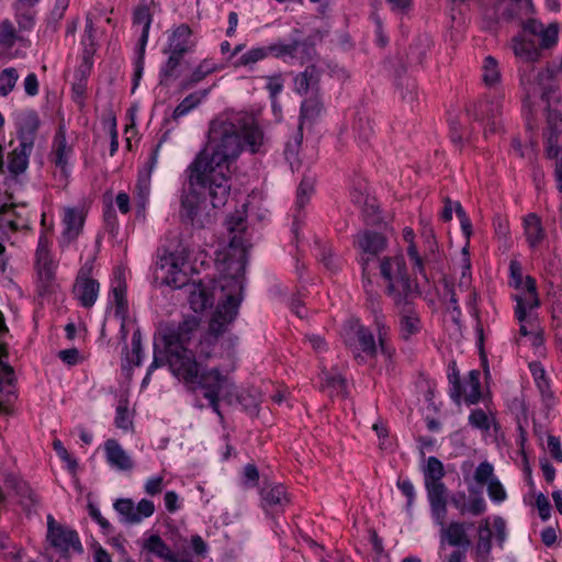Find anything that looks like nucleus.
<instances>
[{
  "instance_id": "obj_1",
  "label": "nucleus",
  "mask_w": 562,
  "mask_h": 562,
  "mask_svg": "<svg viewBox=\"0 0 562 562\" xmlns=\"http://www.w3.org/2000/svg\"><path fill=\"white\" fill-rule=\"evenodd\" d=\"M261 143L262 132L250 117L211 122L207 144L192 162L200 161V171L212 179L211 189L217 204L231 193V165L245 147L257 153Z\"/></svg>"
},
{
  "instance_id": "obj_2",
  "label": "nucleus",
  "mask_w": 562,
  "mask_h": 562,
  "mask_svg": "<svg viewBox=\"0 0 562 562\" xmlns=\"http://www.w3.org/2000/svg\"><path fill=\"white\" fill-rule=\"evenodd\" d=\"M201 317L187 316L178 324H169L162 336L169 351V369L191 392L201 391L204 397L221 392L228 386L229 379L217 368L203 369L195 355L188 348L192 338L200 331Z\"/></svg>"
},
{
  "instance_id": "obj_3",
  "label": "nucleus",
  "mask_w": 562,
  "mask_h": 562,
  "mask_svg": "<svg viewBox=\"0 0 562 562\" xmlns=\"http://www.w3.org/2000/svg\"><path fill=\"white\" fill-rule=\"evenodd\" d=\"M520 81L525 91L522 99L524 111L532 115V105L537 97H540L541 101L546 104V127L542 133L544 155L548 159L555 160V187L559 192H562V159H559L561 151L560 137L562 133L561 70L547 68L546 70L539 71L533 79H531L529 75H524Z\"/></svg>"
},
{
  "instance_id": "obj_4",
  "label": "nucleus",
  "mask_w": 562,
  "mask_h": 562,
  "mask_svg": "<svg viewBox=\"0 0 562 562\" xmlns=\"http://www.w3.org/2000/svg\"><path fill=\"white\" fill-rule=\"evenodd\" d=\"M244 265L238 263L234 274H224L218 280L213 281V289H220L222 295L216 310L212 314L207 330L200 336L196 345L199 357L205 359L215 357L220 338L228 331L229 326L236 319L241 301L239 295L244 289Z\"/></svg>"
},
{
  "instance_id": "obj_5",
  "label": "nucleus",
  "mask_w": 562,
  "mask_h": 562,
  "mask_svg": "<svg viewBox=\"0 0 562 562\" xmlns=\"http://www.w3.org/2000/svg\"><path fill=\"white\" fill-rule=\"evenodd\" d=\"M199 165L200 161L191 162L184 170L186 182L180 198L179 216L183 224L204 228L213 223L214 210L224 206L231 193L226 194L223 203L217 204L211 189L212 179L203 176Z\"/></svg>"
},
{
  "instance_id": "obj_6",
  "label": "nucleus",
  "mask_w": 562,
  "mask_h": 562,
  "mask_svg": "<svg viewBox=\"0 0 562 562\" xmlns=\"http://www.w3.org/2000/svg\"><path fill=\"white\" fill-rule=\"evenodd\" d=\"M195 40L191 27L186 24H179L171 30L168 36L167 46L164 49L168 54L167 60L159 70L160 83L164 85L168 79L177 78V69L187 54L194 52Z\"/></svg>"
},
{
  "instance_id": "obj_7",
  "label": "nucleus",
  "mask_w": 562,
  "mask_h": 562,
  "mask_svg": "<svg viewBox=\"0 0 562 562\" xmlns=\"http://www.w3.org/2000/svg\"><path fill=\"white\" fill-rule=\"evenodd\" d=\"M379 268L380 274L386 283L384 293L392 301L418 294L417 285L414 286L402 255L384 256L380 260Z\"/></svg>"
},
{
  "instance_id": "obj_8",
  "label": "nucleus",
  "mask_w": 562,
  "mask_h": 562,
  "mask_svg": "<svg viewBox=\"0 0 562 562\" xmlns=\"http://www.w3.org/2000/svg\"><path fill=\"white\" fill-rule=\"evenodd\" d=\"M387 238L384 234L364 229L359 232L353 239V246L358 250L357 261L364 270L371 262L379 259L380 255L387 248Z\"/></svg>"
},
{
  "instance_id": "obj_9",
  "label": "nucleus",
  "mask_w": 562,
  "mask_h": 562,
  "mask_svg": "<svg viewBox=\"0 0 562 562\" xmlns=\"http://www.w3.org/2000/svg\"><path fill=\"white\" fill-rule=\"evenodd\" d=\"M153 22V15L147 5H139L133 12V25L140 26V35L137 42V57L134 60V87L138 86V81L140 80L144 71L145 65V49L148 43L149 30Z\"/></svg>"
},
{
  "instance_id": "obj_10",
  "label": "nucleus",
  "mask_w": 562,
  "mask_h": 562,
  "mask_svg": "<svg viewBox=\"0 0 562 562\" xmlns=\"http://www.w3.org/2000/svg\"><path fill=\"white\" fill-rule=\"evenodd\" d=\"M270 56L284 61L300 60L301 64L311 61L315 55V46L311 40L292 38L290 43L278 41L269 44Z\"/></svg>"
},
{
  "instance_id": "obj_11",
  "label": "nucleus",
  "mask_w": 562,
  "mask_h": 562,
  "mask_svg": "<svg viewBox=\"0 0 562 562\" xmlns=\"http://www.w3.org/2000/svg\"><path fill=\"white\" fill-rule=\"evenodd\" d=\"M418 294L408 297L397 299L393 302V306L398 314V331L403 340H409L413 336L422 330V321L419 313L415 307V299Z\"/></svg>"
},
{
  "instance_id": "obj_12",
  "label": "nucleus",
  "mask_w": 562,
  "mask_h": 562,
  "mask_svg": "<svg viewBox=\"0 0 562 562\" xmlns=\"http://www.w3.org/2000/svg\"><path fill=\"white\" fill-rule=\"evenodd\" d=\"M502 99L503 94L499 90L494 91L493 94H488L485 99L480 100L468 109V114L475 121H487V127L485 128V136L488 133H496L498 125L496 117L502 113Z\"/></svg>"
},
{
  "instance_id": "obj_13",
  "label": "nucleus",
  "mask_w": 562,
  "mask_h": 562,
  "mask_svg": "<svg viewBox=\"0 0 562 562\" xmlns=\"http://www.w3.org/2000/svg\"><path fill=\"white\" fill-rule=\"evenodd\" d=\"M259 496L260 507L268 516L282 514L291 503L286 487L281 483L263 482L259 488Z\"/></svg>"
},
{
  "instance_id": "obj_14",
  "label": "nucleus",
  "mask_w": 562,
  "mask_h": 562,
  "mask_svg": "<svg viewBox=\"0 0 562 562\" xmlns=\"http://www.w3.org/2000/svg\"><path fill=\"white\" fill-rule=\"evenodd\" d=\"M9 356L8 345L0 341V414H10L15 400L14 370L2 358Z\"/></svg>"
},
{
  "instance_id": "obj_15",
  "label": "nucleus",
  "mask_w": 562,
  "mask_h": 562,
  "mask_svg": "<svg viewBox=\"0 0 562 562\" xmlns=\"http://www.w3.org/2000/svg\"><path fill=\"white\" fill-rule=\"evenodd\" d=\"M522 35L533 40L542 48H550L558 43L559 23H550L547 26L535 19H529L524 23Z\"/></svg>"
},
{
  "instance_id": "obj_16",
  "label": "nucleus",
  "mask_w": 562,
  "mask_h": 562,
  "mask_svg": "<svg viewBox=\"0 0 562 562\" xmlns=\"http://www.w3.org/2000/svg\"><path fill=\"white\" fill-rule=\"evenodd\" d=\"M161 272L165 274L161 277L162 283L172 289H184L187 290L192 282L188 274L180 268V260L173 254L164 256L157 263Z\"/></svg>"
},
{
  "instance_id": "obj_17",
  "label": "nucleus",
  "mask_w": 562,
  "mask_h": 562,
  "mask_svg": "<svg viewBox=\"0 0 562 562\" xmlns=\"http://www.w3.org/2000/svg\"><path fill=\"white\" fill-rule=\"evenodd\" d=\"M49 544L60 554L63 558L69 557V550L72 549L77 553H82L83 548L76 530L68 527H60L55 531L46 535Z\"/></svg>"
},
{
  "instance_id": "obj_18",
  "label": "nucleus",
  "mask_w": 562,
  "mask_h": 562,
  "mask_svg": "<svg viewBox=\"0 0 562 562\" xmlns=\"http://www.w3.org/2000/svg\"><path fill=\"white\" fill-rule=\"evenodd\" d=\"M0 229L11 232L30 229L26 204H2L0 206Z\"/></svg>"
},
{
  "instance_id": "obj_19",
  "label": "nucleus",
  "mask_w": 562,
  "mask_h": 562,
  "mask_svg": "<svg viewBox=\"0 0 562 562\" xmlns=\"http://www.w3.org/2000/svg\"><path fill=\"white\" fill-rule=\"evenodd\" d=\"M440 527V549L445 548V543L453 548H470L472 542L468 536V528L472 527L473 524H467L464 521H451L446 524L443 520Z\"/></svg>"
},
{
  "instance_id": "obj_20",
  "label": "nucleus",
  "mask_w": 562,
  "mask_h": 562,
  "mask_svg": "<svg viewBox=\"0 0 562 562\" xmlns=\"http://www.w3.org/2000/svg\"><path fill=\"white\" fill-rule=\"evenodd\" d=\"M430 514L436 525H442L447 518L448 488L443 482L425 484Z\"/></svg>"
},
{
  "instance_id": "obj_21",
  "label": "nucleus",
  "mask_w": 562,
  "mask_h": 562,
  "mask_svg": "<svg viewBox=\"0 0 562 562\" xmlns=\"http://www.w3.org/2000/svg\"><path fill=\"white\" fill-rule=\"evenodd\" d=\"M88 274L89 271H86L83 268L80 269L74 285L75 296L78 299L79 304L86 308L94 305L100 290L99 282Z\"/></svg>"
},
{
  "instance_id": "obj_22",
  "label": "nucleus",
  "mask_w": 562,
  "mask_h": 562,
  "mask_svg": "<svg viewBox=\"0 0 562 562\" xmlns=\"http://www.w3.org/2000/svg\"><path fill=\"white\" fill-rule=\"evenodd\" d=\"M104 457L106 463L116 471H131L134 468V461L123 449L116 439H106L103 443Z\"/></svg>"
},
{
  "instance_id": "obj_23",
  "label": "nucleus",
  "mask_w": 562,
  "mask_h": 562,
  "mask_svg": "<svg viewBox=\"0 0 562 562\" xmlns=\"http://www.w3.org/2000/svg\"><path fill=\"white\" fill-rule=\"evenodd\" d=\"M85 218L82 213L74 207H68L65 211L63 224L64 231L60 237V245L67 246L74 241L80 234L83 227Z\"/></svg>"
},
{
  "instance_id": "obj_24",
  "label": "nucleus",
  "mask_w": 562,
  "mask_h": 562,
  "mask_svg": "<svg viewBox=\"0 0 562 562\" xmlns=\"http://www.w3.org/2000/svg\"><path fill=\"white\" fill-rule=\"evenodd\" d=\"M72 154V148L67 144L66 137L61 133H57L54 138L53 162L59 169L60 177L65 180L70 175L69 158Z\"/></svg>"
},
{
  "instance_id": "obj_25",
  "label": "nucleus",
  "mask_w": 562,
  "mask_h": 562,
  "mask_svg": "<svg viewBox=\"0 0 562 562\" xmlns=\"http://www.w3.org/2000/svg\"><path fill=\"white\" fill-rule=\"evenodd\" d=\"M189 297L190 307L195 312H203L214 303V295L210 292L209 286L203 281H193L186 290Z\"/></svg>"
},
{
  "instance_id": "obj_26",
  "label": "nucleus",
  "mask_w": 562,
  "mask_h": 562,
  "mask_svg": "<svg viewBox=\"0 0 562 562\" xmlns=\"http://www.w3.org/2000/svg\"><path fill=\"white\" fill-rule=\"evenodd\" d=\"M515 316L520 323L519 334L522 337H528L532 346H539L542 342L541 334L538 331L536 318L531 313H526V308L518 302L515 307Z\"/></svg>"
},
{
  "instance_id": "obj_27",
  "label": "nucleus",
  "mask_w": 562,
  "mask_h": 562,
  "mask_svg": "<svg viewBox=\"0 0 562 562\" xmlns=\"http://www.w3.org/2000/svg\"><path fill=\"white\" fill-rule=\"evenodd\" d=\"M19 139L22 144L34 145V138L40 127V117L36 111L30 110L22 114L19 123Z\"/></svg>"
},
{
  "instance_id": "obj_28",
  "label": "nucleus",
  "mask_w": 562,
  "mask_h": 562,
  "mask_svg": "<svg viewBox=\"0 0 562 562\" xmlns=\"http://www.w3.org/2000/svg\"><path fill=\"white\" fill-rule=\"evenodd\" d=\"M221 67L212 59H203L192 72L186 77L181 82L182 90H189L195 87L199 82L204 80L209 75L220 70Z\"/></svg>"
},
{
  "instance_id": "obj_29",
  "label": "nucleus",
  "mask_w": 562,
  "mask_h": 562,
  "mask_svg": "<svg viewBox=\"0 0 562 562\" xmlns=\"http://www.w3.org/2000/svg\"><path fill=\"white\" fill-rule=\"evenodd\" d=\"M319 82V70L316 66L310 65L305 68L304 71L296 75L294 78V90L303 95L306 94L310 90H314L317 88Z\"/></svg>"
},
{
  "instance_id": "obj_30",
  "label": "nucleus",
  "mask_w": 562,
  "mask_h": 562,
  "mask_svg": "<svg viewBox=\"0 0 562 562\" xmlns=\"http://www.w3.org/2000/svg\"><path fill=\"white\" fill-rule=\"evenodd\" d=\"M38 273L37 291L40 295H46L54 292L55 289V266L53 260L36 262Z\"/></svg>"
},
{
  "instance_id": "obj_31",
  "label": "nucleus",
  "mask_w": 562,
  "mask_h": 562,
  "mask_svg": "<svg viewBox=\"0 0 562 562\" xmlns=\"http://www.w3.org/2000/svg\"><path fill=\"white\" fill-rule=\"evenodd\" d=\"M480 378L481 372L479 370H471L462 383V395H464L467 405H475L482 397Z\"/></svg>"
},
{
  "instance_id": "obj_32",
  "label": "nucleus",
  "mask_w": 562,
  "mask_h": 562,
  "mask_svg": "<svg viewBox=\"0 0 562 562\" xmlns=\"http://www.w3.org/2000/svg\"><path fill=\"white\" fill-rule=\"evenodd\" d=\"M32 149L33 146H30V144L26 145L20 142L19 146L12 150L8 165L11 173L19 176L26 170Z\"/></svg>"
},
{
  "instance_id": "obj_33",
  "label": "nucleus",
  "mask_w": 562,
  "mask_h": 562,
  "mask_svg": "<svg viewBox=\"0 0 562 562\" xmlns=\"http://www.w3.org/2000/svg\"><path fill=\"white\" fill-rule=\"evenodd\" d=\"M524 231L530 247H537L544 237L541 221L536 213H529L524 217Z\"/></svg>"
},
{
  "instance_id": "obj_34",
  "label": "nucleus",
  "mask_w": 562,
  "mask_h": 562,
  "mask_svg": "<svg viewBox=\"0 0 562 562\" xmlns=\"http://www.w3.org/2000/svg\"><path fill=\"white\" fill-rule=\"evenodd\" d=\"M513 48L517 57L528 63L536 61L540 56V49H543L533 40H529L524 35L515 40Z\"/></svg>"
},
{
  "instance_id": "obj_35",
  "label": "nucleus",
  "mask_w": 562,
  "mask_h": 562,
  "mask_svg": "<svg viewBox=\"0 0 562 562\" xmlns=\"http://www.w3.org/2000/svg\"><path fill=\"white\" fill-rule=\"evenodd\" d=\"M143 550L165 561H176V553L171 551L159 535L149 536L143 543Z\"/></svg>"
},
{
  "instance_id": "obj_36",
  "label": "nucleus",
  "mask_w": 562,
  "mask_h": 562,
  "mask_svg": "<svg viewBox=\"0 0 562 562\" xmlns=\"http://www.w3.org/2000/svg\"><path fill=\"white\" fill-rule=\"evenodd\" d=\"M211 91V88L195 91L187 95L173 110L172 119L179 120L180 117L190 113L195 109L202 100H204Z\"/></svg>"
},
{
  "instance_id": "obj_37",
  "label": "nucleus",
  "mask_w": 562,
  "mask_h": 562,
  "mask_svg": "<svg viewBox=\"0 0 562 562\" xmlns=\"http://www.w3.org/2000/svg\"><path fill=\"white\" fill-rule=\"evenodd\" d=\"M323 103L318 95H312L301 103L300 109V123H313L322 113Z\"/></svg>"
},
{
  "instance_id": "obj_38",
  "label": "nucleus",
  "mask_w": 562,
  "mask_h": 562,
  "mask_svg": "<svg viewBox=\"0 0 562 562\" xmlns=\"http://www.w3.org/2000/svg\"><path fill=\"white\" fill-rule=\"evenodd\" d=\"M356 337L359 348L368 357H375L378 353V346L372 331L362 324L356 325Z\"/></svg>"
},
{
  "instance_id": "obj_39",
  "label": "nucleus",
  "mask_w": 562,
  "mask_h": 562,
  "mask_svg": "<svg viewBox=\"0 0 562 562\" xmlns=\"http://www.w3.org/2000/svg\"><path fill=\"white\" fill-rule=\"evenodd\" d=\"M482 79L486 87L495 89L494 91L498 90L497 86L501 82V72L497 60L491 55L484 58L482 66Z\"/></svg>"
},
{
  "instance_id": "obj_40",
  "label": "nucleus",
  "mask_w": 562,
  "mask_h": 562,
  "mask_svg": "<svg viewBox=\"0 0 562 562\" xmlns=\"http://www.w3.org/2000/svg\"><path fill=\"white\" fill-rule=\"evenodd\" d=\"M424 484L441 483L446 474L442 462L437 457H429L424 468Z\"/></svg>"
},
{
  "instance_id": "obj_41",
  "label": "nucleus",
  "mask_w": 562,
  "mask_h": 562,
  "mask_svg": "<svg viewBox=\"0 0 562 562\" xmlns=\"http://www.w3.org/2000/svg\"><path fill=\"white\" fill-rule=\"evenodd\" d=\"M492 550V530L487 520L480 525L475 551L479 557L485 558Z\"/></svg>"
},
{
  "instance_id": "obj_42",
  "label": "nucleus",
  "mask_w": 562,
  "mask_h": 562,
  "mask_svg": "<svg viewBox=\"0 0 562 562\" xmlns=\"http://www.w3.org/2000/svg\"><path fill=\"white\" fill-rule=\"evenodd\" d=\"M136 191V205H137V216L140 214H144L146 205L148 203V198L150 193V182L149 177H146L143 175V172H139V177L135 187Z\"/></svg>"
},
{
  "instance_id": "obj_43",
  "label": "nucleus",
  "mask_w": 562,
  "mask_h": 562,
  "mask_svg": "<svg viewBox=\"0 0 562 562\" xmlns=\"http://www.w3.org/2000/svg\"><path fill=\"white\" fill-rule=\"evenodd\" d=\"M32 8L20 3L14 4L15 20L20 31L29 32L34 27L35 13Z\"/></svg>"
},
{
  "instance_id": "obj_44",
  "label": "nucleus",
  "mask_w": 562,
  "mask_h": 562,
  "mask_svg": "<svg viewBox=\"0 0 562 562\" xmlns=\"http://www.w3.org/2000/svg\"><path fill=\"white\" fill-rule=\"evenodd\" d=\"M447 376L449 381V395L456 404H460L462 397V382L456 362L449 364Z\"/></svg>"
},
{
  "instance_id": "obj_45",
  "label": "nucleus",
  "mask_w": 562,
  "mask_h": 562,
  "mask_svg": "<svg viewBox=\"0 0 562 562\" xmlns=\"http://www.w3.org/2000/svg\"><path fill=\"white\" fill-rule=\"evenodd\" d=\"M0 554L15 562L23 558L22 550L11 541L9 533L4 530H0Z\"/></svg>"
},
{
  "instance_id": "obj_46",
  "label": "nucleus",
  "mask_w": 562,
  "mask_h": 562,
  "mask_svg": "<svg viewBox=\"0 0 562 562\" xmlns=\"http://www.w3.org/2000/svg\"><path fill=\"white\" fill-rule=\"evenodd\" d=\"M93 50L91 48L82 49L81 60L75 70L74 79L88 82V78L90 77L93 67Z\"/></svg>"
},
{
  "instance_id": "obj_47",
  "label": "nucleus",
  "mask_w": 562,
  "mask_h": 562,
  "mask_svg": "<svg viewBox=\"0 0 562 562\" xmlns=\"http://www.w3.org/2000/svg\"><path fill=\"white\" fill-rule=\"evenodd\" d=\"M269 45L267 46H260V47H252L251 49L247 50L245 54H243L238 60L236 61L237 66H250L254 65L260 60H263L265 58L269 57Z\"/></svg>"
},
{
  "instance_id": "obj_48",
  "label": "nucleus",
  "mask_w": 562,
  "mask_h": 562,
  "mask_svg": "<svg viewBox=\"0 0 562 562\" xmlns=\"http://www.w3.org/2000/svg\"><path fill=\"white\" fill-rule=\"evenodd\" d=\"M19 72L14 67L4 68L0 72V97H7L14 89Z\"/></svg>"
},
{
  "instance_id": "obj_49",
  "label": "nucleus",
  "mask_w": 562,
  "mask_h": 562,
  "mask_svg": "<svg viewBox=\"0 0 562 562\" xmlns=\"http://www.w3.org/2000/svg\"><path fill=\"white\" fill-rule=\"evenodd\" d=\"M21 40L11 21L5 20L0 23V46L10 49L14 46L16 41Z\"/></svg>"
},
{
  "instance_id": "obj_50",
  "label": "nucleus",
  "mask_w": 562,
  "mask_h": 562,
  "mask_svg": "<svg viewBox=\"0 0 562 562\" xmlns=\"http://www.w3.org/2000/svg\"><path fill=\"white\" fill-rule=\"evenodd\" d=\"M314 180L311 177H304L296 191L295 209L297 212L304 209L308 203L310 196L313 192Z\"/></svg>"
},
{
  "instance_id": "obj_51",
  "label": "nucleus",
  "mask_w": 562,
  "mask_h": 562,
  "mask_svg": "<svg viewBox=\"0 0 562 562\" xmlns=\"http://www.w3.org/2000/svg\"><path fill=\"white\" fill-rule=\"evenodd\" d=\"M114 509L121 516L120 520L124 524L136 525L132 519L135 516V504L131 498H119L113 505Z\"/></svg>"
},
{
  "instance_id": "obj_52",
  "label": "nucleus",
  "mask_w": 562,
  "mask_h": 562,
  "mask_svg": "<svg viewBox=\"0 0 562 562\" xmlns=\"http://www.w3.org/2000/svg\"><path fill=\"white\" fill-rule=\"evenodd\" d=\"M366 307L370 312L372 319L384 317L383 303L381 295L373 290H368L366 294Z\"/></svg>"
},
{
  "instance_id": "obj_53",
  "label": "nucleus",
  "mask_w": 562,
  "mask_h": 562,
  "mask_svg": "<svg viewBox=\"0 0 562 562\" xmlns=\"http://www.w3.org/2000/svg\"><path fill=\"white\" fill-rule=\"evenodd\" d=\"M50 244L52 238L49 233L47 231H42L35 254L36 262L45 263L46 261L53 260L49 251Z\"/></svg>"
},
{
  "instance_id": "obj_54",
  "label": "nucleus",
  "mask_w": 562,
  "mask_h": 562,
  "mask_svg": "<svg viewBox=\"0 0 562 562\" xmlns=\"http://www.w3.org/2000/svg\"><path fill=\"white\" fill-rule=\"evenodd\" d=\"M494 479H496L494 475V468L490 462L484 461L476 467L474 471V480L477 484L485 485Z\"/></svg>"
},
{
  "instance_id": "obj_55",
  "label": "nucleus",
  "mask_w": 562,
  "mask_h": 562,
  "mask_svg": "<svg viewBox=\"0 0 562 562\" xmlns=\"http://www.w3.org/2000/svg\"><path fill=\"white\" fill-rule=\"evenodd\" d=\"M469 425L475 429L487 431L491 428V423L487 414L481 409H473L469 415Z\"/></svg>"
},
{
  "instance_id": "obj_56",
  "label": "nucleus",
  "mask_w": 562,
  "mask_h": 562,
  "mask_svg": "<svg viewBox=\"0 0 562 562\" xmlns=\"http://www.w3.org/2000/svg\"><path fill=\"white\" fill-rule=\"evenodd\" d=\"M132 359L127 357V360L133 362L134 366L139 367L143 363V346H142V334L139 329H136L132 335Z\"/></svg>"
},
{
  "instance_id": "obj_57",
  "label": "nucleus",
  "mask_w": 562,
  "mask_h": 562,
  "mask_svg": "<svg viewBox=\"0 0 562 562\" xmlns=\"http://www.w3.org/2000/svg\"><path fill=\"white\" fill-rule=\"evenodd\" d=\"M155 513V505L153 501L147 498L140 499L135 506V516H133V520L136 524L143 521V519L150 517Z\"/></svg>"
},
{
  "instance_id": "obj_58",
  "label": "nucleus",
  "mask_w": 562,
  "mask_h": 562,
  "mask_svg": "<svg viewBox=\"0 0 562 562\" xmlns=\"http://www.w3.org/2000/svg\"><path fill=\"white\" fill-rule=\"evenodd\" d=\"M16 494L21 497L24 507H32L38 503L37 495L24 482L16 484Z\"/></svg>"
},
{
  "instance_id": "obj_59",
  "label": "nucleus",
  "mask_w": 562,
  "mask_h": 562,
  "mask_svg": "<svg viewBox=\"0 0 562 562\" xmlns=\"http://www.w3.org/2000/svg\"><path fill=\"white\" fill-rule=\"evenodd\" d=\"M115 304V314H124L127 310L126 290L124 285H116L111 291Z\"/></svg>"
},
{
  "instance_id": "obj_60",
  "label": "nucleus",
  "mask_w": 562,
  "mask_h": 562,
  "mask_svg": "<svg viewBox=\"0 0 562 562\" xmlns=\"http://www.w3.org/2000/svg\"><path fill=\"white\" fill-rule=\"evenodd\" d=\"M53 449L56 452V454L60 458V460L67 463V467L71 472H75L77 470V460L71 457V454L68 452V450L65 448V446L59 439H55L53 441Z\"/></svg>"
},
{
  "instance_id": "obj_61",
  "label": "nucleus",
  "mask_w": 562,
  "mask_h": 562,
  "mask_svg": "<svg viewBox=\"0 0 562 562\" xmlns=\"http://www.w3.org/2000/svg\"><path fill=\"white\" fill-rule=\"evenodd\" d=\"M487 495L492 502L497 504L507 498V493L497 477L487 483Z\"/></svg>"
},
{
  "instance_id": "obj_62",
  "label": "nucleus",
  "mask_w": 562,
  "mask_h": 562,
  "mask_svg": "<svg viewBox=\"0 0 562 562\" xmlns=\"http://www.w3.org/2000/svg\"><path fill=\"white\" fill-rule=\"evenodd\" d=\"M82 49L91 48L93 50V55L97 52V43H95V29L94 24L91 20L86 21L83 35L81 38Z\"/></svg>"
},
{
  "instance_id": "obj_63",
  "label": "nucleus",
  "mask_w": 562,
  "mask_h": 562,
  "mask_svg": "<svg viewBox=\"0 0 562 562\" xmlns=\"http://www.w3.org/2000/svg\"><path fill=\"white\" fill-rule=\"evenodd\" d=\"M487 509V505L483 496L477 492V495L471 497L469 502L465 504V514H471L473 516H480L484 514Z\"/></svg>"
},
{
  "instance_id": "obj_64",
  "label": "nucleus",
  "mask_w": 562,
  "mask_h": 562,
  "mask_svg": "<svg viewBox=\"0 0 562 562\" xmlns=\"http://www.w3.org/2000/svg\"><path fill=\"white\" fill-rule=\"evenodd\" d=\"M398 490L407 498L406 510L411 512L415 501V487L409 479L398 480L396 483Z\"/></svg>"
}]
</instances>
